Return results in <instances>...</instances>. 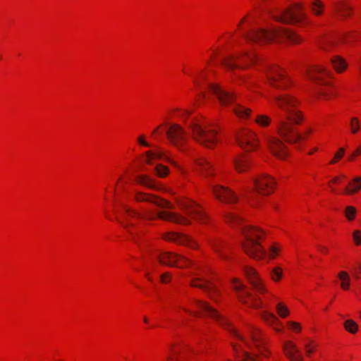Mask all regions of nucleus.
Returning <instances> with one entry per match:
<instances>
[{
    "label": "nucleus",
    "instance_id": "obj_2",
    "mask_svg": "<svg viewBox=\"0 0 361 361\" xmlns=\"http://www.w3.org/2000/svg\"><path fill=\"white\" fill-rule=\"evenodd\" d=\"M243 37L249 42L259 44L274 41L288 40L291 43H298L300 41V37L294 32L282 27L251 29L248 32L244 33Z\"/></svg>",
    "mask_w": 361,
    "mask_h": 361
},
{
    "label": "nucleus",
    "instance_id": "obj_27",
    "mask_svg": "<svg viewBox=\"0 0 361 361\" xmlns=\"http://www.w3.org/2000/svg\"><path fill=\"white\" fill-rule=\"evenodd\" d=\"M250 159L247 156L243 155L234 160V165L235 169L238 172H243L248 169L250 165Z\"/></svg>",
    "mask_w": 361,
    "mask_h": 361
},
{
    "label": "nucleus",
    "instance_id": "obj_56",
    "mask_svg": "<svg viewBox=\"0 0 361 361\" xmlns=\"http://www.w3.org/2000/svg\"><path fill=\"white\" fill-rule=\"evenodd\" d=\"M305 348H306V353L307 354L309 355L311 353L313 352V350L310 348V345L309 344H306L305 345Z\"/></svg>",
    "mask_w": 361,
    "mask_h": 361
},
{
    "label": "nucleus",
    "instance_id": "obj_3",
    "mask_svg": "<svg viewBox=\"0 0 361 361\" xmlns=\"http://www.w3.org/2000/svg\"><path fill=\"white\" fill-rule=\"evenodd\" d=\"M195 303L197 308L200 310V312L189 311L186 309L184 310L189 314L197 316V317H209L216 320L219 324L226 328L228 331L232 333L237 338L244 343L245 345L249 346L248 341L242 336H240L235 329L232 326L231 324L225 318H224L215 309L211 307L207 302L195 300Z\"/></svg>",
    "mask_w": 361,
    "mask_h": 361
},
{
    "label": "nucleus",
    "instance_id": "obj_30",
    "mask_svg": "<svg viewBox=\"0 0 361 361\" xmlns=\"http://www.w3.org/2000/svg\"><path fill=\"white\" fill-rule=\"evenodd\" d=\"M211 245L223 259H227L228 257L223 253V249L226 247V243L221 239H213Z\"/></svg>",
    "mask_w": 361,
    "mask_h": 361
},
{
    "label": "nucleus",
    "instance_id": "obj_21",
    "mask_svg": "<svg viewBox=\"0 0 361 361\" xmlns=\"http://www.w3.org/2000/svg\"><path fill=\"white\" fill-rule=\"evenodd\" d=\"M165 239L169 241H173L176 243L180 244V245H185L187 246H189L192 248H196L197 245L195 242L192 240V239L185 235L178 233H168Z\"/></svg>",
    "mask_w": 361,
    "mask_h": 361
},
{
    "label": "nucleus",
    "instance_id": "obj_58",
    "mask_svg": "<svg viewBox=\"0 0 361 361\" xmlns=\"http://www.w3.org/2000/svg\"><path fill=\"white\" fill-rule=\"evenodd\" d=\"M260 353L264 356V357H267V354L266 353V352L264 350H260Z\"/></svg>",
    "mask_w": 361,
    "mask_h": 361
},
{
    "label": "nucleus",
    "instance_id": "obj_28",
    "mask_svg": "<svg viewBox=\"0 0 361 361\" xmlns=\"http://www.w3.org/2000/svg\"><path fill=\"white\" fill-rule=\"evenodd\" d=\"M248 334L252 341V343L259 347L262 341V332L257 328L252 326H249Z\"/></svg>",
    "mask_w": 361,
    "mask_h": 361
},
{
    "label": "nucleus",
    "instance_id": "obj_38",
    "mask_svg": "<svg viewBox=\"0 0 361 361\" xmlns=\"http://www.w3.org/2000/svg\"><path fill=\"white\" fill-rule=\"evenodd\" d=\"M225 219L228 224H230L233 226L241 224L242 221L240 217H239L237 214L232 212L226 213L225 214Z\"/></svg>",
    "mask_w": 361,
    "mask_h": 361
},
{
    "label": "nucleus",
    "instance_id": "obj_23",
    "mask_svg": "<svg viewBox=\"0 0 361 361\" xmlns=\"http://www.w3.org/2000/svg\"><path fill=\"white\" fill-rule=\"evenodd\" d=\"M245 273L255 289H256L258 292L261 293H265L267 291L262 282L258 278L255 271L252 268H245Z\"/></svg>",
    "mask_w": 361,
    "mask_h": 361
},
{
    "label": "nucleus",
    "instance_id": "obj_59",
    "mask_svg": "<svg viewBox=\"0 0 361 361\" xmlns=\"http://www.w3.org/2000/svg\"><path fill=\"white\" fill-rule=\"evenodd\" d=\"M336 160H338L337 159H335V157L330 161V164H335L336 162Z\"/></svg>",
    "mask_w": 361,
    "mask_h": 361
},
{
    "label": "nucleus",
    "instance_id": "obj_35",
    "mask_svg": "<svg viewBox=\"0 0 361 361\" xmlns=\"http://www.w3.org/2000/svg\"><path fill=\"white\" fill-rule=\"evenodd\" d=\"M145 155L147 157L145 161L148 164H152L153 159H161L165 158L164 153L159 150L147 151Z\"/></svg>",
    "mask_w": 361,
    "mask_h": 361
},
{
    "label": "nucleus",
    "instance_id": "obj_26",
    "mask_svg": "<svg viewBox=\"0 0 361 361\" xmlns=\"http://www.w3.org/2000/svg\"><path fill=\"white\" fill-rule=\"evenodd\" d=\"M196 164L197 167V169L205 176H212L213 174L211 164L204 158H200L197 159L196 161Z\"/></svg>",
    "mask_w": 361,
    "mask_h": 361
},
{
    "label": "nucleus",
    "instance_id": "obj_57",
    "mask_svg": "<svg viewBox=\"0 0 361 361\" xmlns=\"http://www.w3.org/2000/svg\"><path fill=\"white\" fill-rule=\"evenodd\" d=\"M340 178H341L340 177H335V178L331 180V182H332V183H338V180H340Z\"/></svg>",
    "mask_w": 361,
    "mask_h": 361
},
{
    "label": "nucleus",
    "instance_id": "obj_42",
    "mask_svg": "<svg viewBox=\"0 0 361 361\" xmlns=\"http://www.w3.org/2000/svg\"><path fill=\"white\" fill-rule=\"evenodd\" d=\"M255 122L259 126L265 127L268 126L271 122L270 117L267 115H258L255 118Z\"/></svg>",
    "mask_w": 361,
    "mask_h": 361
},
{
    "label": "nucleus",
    "instance_id": "obj_33",
    "mask_svg": "<svg viewBox=\"0 0 361 361\" xmlns=\"http://www.w3.org/2000/svg\"><path fill=\"white\" fill-rule=\"evenodd\" d=\"M360 188L361 177H358L348 184V186L345 188L344 192L347 195H352L359 191Z\"/></svg>",
    "mask_w": 361,
    "mask_h": 361
},
{
    "label": "nucleus",
    "instance_id": "obj_29",
    "mask_svg": "<svg viewBox=\"0 0 361 361\" xmlns=\"http://www.w3.org/2000/svg\"><path fill=\"white\" fill-rule=\"evenodd\" d=\"M121 207L122 208V214H123V220L120 221L119 219H117L118 221L123 226V228L126 230V231L130 233L132 235V238H134V235H133V232L131 231V226L132 224L129 223V219L130 218H135V216H130L127 214V213L125 211V207H127L125 204H121Z\"/></svg>",
    "mask_w": 361,
    "mask_h": 361
},
{
    "label": "nucleus",
    "instance_id": "obj_52",
    "mask_svg": "<svg viewBox=\"0 0 361 361\" xmlns=\"http://www.w3.org/2000/svg\"><path fill=\"white\" fill-rule=\"evenodd\" d=\"M171 279L169 274L168 272L164 273L161 276V281L162 283H168Z\"/></svg>",
    "mask_w": 361,
    "mask_h": 361
},
{
    "label": "nucleus",
    "instance_id": "obj_53",
    "mask_svg": "<svg viewBox=\"0 0 361 361\" xmlns=\"http://www.w3.org/2000/svg\"><path fill=\"white\" fill-rule=\"evenodd\" d=\"M345 153V149L341 147L335 154V159H340L343 157Z\"/></svg>",
    "mask_w": 361,
    "mask_h": 361
},
{
    "label": "nucleus",
    "instance_id": "obj_6",
    "mask_svg": "<svg viewBox=\"0 0 361 361\" xmlns=\"http://www.w3.org/2000/svg\"><path fill=\"white\" fill-rule=\"evenodd\" d=\"M272 17L276 21L287 24L302 22L306 19L305 5L303 3H295L286 9L277 11Z\"/></svg>",
    "mask_w": 361,
    "mask_h": 361
},
{
    "label": "nucleus",
    "instance_id": "obj_51",
    "mask_svg": "<svg viewBox=\"0 0 361 361\" xmlns=\"http://www.w3.org/2000/svg\"><path fill=\"white\" fill-rule=\"evenodd\" d=\"M279 252V248L277 247L276 246L274 245V246H271V248H270V255L271 256V257H274L275 255H276Z\"/></svg>",
    "mask_w": 361,
    "mask_h": 361
},
{
    "label": "nucleus",
    "instance_id": "obj_61",
    "mask_svg": "<svg viewBox=\"0 0 361 361\" xmlns=\"http://www.w3.org/2000/svg\"><path fill=\"white\" fill-rule=\"evenodd\" d=\"M321 250L323 251V252H326L327 250V249L324 247H321Z\"/></svg>",
    "mask_w": 361,
    "mask_h": 361
},
{
    "label": "nucleus",
    "instance_id": "obj_4",
    "mask_svg": "<svg viewBox=\"0 0 361 361\" xmlns=\"http://www.w3.org/2000/svg\"><path fill=\"white\" fill-rule=\"evenodd\" d=\"M209 89L217 97L221 105L233 104V111L238 116L245 118L250 114V110L249 109L236 102V98L233 93L222 89L216 84H210Z\"/></svg>",
    "mask_w": 361,
    "mask_h": 361
},
{
    "label": "nucleus",
    "instance_id": "obj_16",
    "mask_svg": "<svg viewBox=\"0 0 361 361\" xmlns=\"http://www.w3.org/2000/svg\"><path fill=\"white\" fill-rule=\"evenodd\" d=\"M135 200L137 202H145L152 203L157 207H159L163 209H173V205L171 204L169 201L161 199L154 195L142 192H136L135 194Z\"/></svg>",
    "mask_w": 361,
    "mask_h": 361
},
{
    "label": "nucleus",
    "instance_id": "obj_11",
    "mask_svg": "<svg viewBox=\"0 0 361 361\" xmlns=\"http://www.w3.org/2000/svg\"><path fill=\"white\" fill-rule=\"evenodd\" d=\"M256 59L255 54L243 53L240 56H228L224 59V65L229 69L243 68L254 62Z\"/></svg>",
    "mask_w": 361,
    "mask_h": 361
},
{
    "label": "nucleus",
    "instance_id": "obj_45",
    "mask_svg": "<svg viewBox=\"0 0 361 361\" xmlns=\"http://www.w3.org/2000/svg\"><path fill=\"white\" fill-rule=\"evenodd\" d=\"M350 126L351 133L353 134L357 133L360 129V123L358 119L355 117L352 118L350 120Z\"/></svg>",
    "mask_w": 361,
    "mask_h": 361
},
{
    "label": "nucleus",
    "instance_id": "obj_24",
    "mask_svg": "<svg viewBox=\"0 0 361 361\" xmlns=\"http://www.w3.org/2000/svg\"><path fill=\"white\" fill-rule=\"evenodd\" d=\"M308 78L318 84H324L327 72L322 67H312L306 70Z\"/></svg>",
    "mask_w": 361,
    "mask_h": 361
},
{
    "label": "nucleus",
    "instance_id": "obj_60",
    "mask_svg": "<svg viewBox=\"0 0 361 361\" xmlns=\"http://www.w3.org/2000/svg\"><path fill=\"white\" fill-rule=\"evenodd\" d=\"M311 132H312V129H310H310H307V130H306V132H305V134H309V133H310Z\"/></svg>",
    "mask_w": 361,
    "mask_h": 361
},
{
    "label": "nucleus",
    "instance_id": "obj_36",
    "mask_svg": "<svg viewBox=\"0 0 361 361\" xmlns=\"http://www.w3.org/2000/svg\"><path fill=\"white\" fill-rule=\"evenodd\" d=\"M170 351L171 354L166 356V361H187L188 360V357L181 356L180 350H177L171 348Z\"/></svg>",
    "mask_w": 361,
    "mask_h": 361
},
{
    "label": "nucleus",
    "instance_id": "obj_50",
    "mask_svg": "<svg viewBox=\"0 0 361 361\" xmlns=\"http://www.w3.org/2000/svg\"><path fill=\"white\" fill-rule=\"evenodd\" d=\"M361 154V147H357L349 157V160L352 161L356 156Z\"/></svg>",
    "mask_w": 361,
    "mask_h": 361
},
{
    "label": "nucleus",
    "instance_id": "obj_5",
    "mask_svg": "<svg viewBox=\"0 0 361 361\" xmlns=\"http://www.w3.org/2000/svg\"><path fill=\"white\" fill-rule=\"evenodd\" d=\"M241 230L246 238V242L243 245L245 252L255 259L262 257L266 252L262 250L257 240L260 238L263 231L257 228L249 226H242Z\"/></svg>",
    "mask_w": 361,
    "mask_h": 361
},
{
    "label": "nucleus",
    "instance_id": "obj_44",
    "mask_svg": "<svg viewBox=\"0 0 361 361\" xmlns=\"http://www.w3.org/2000/svg\"><path fill=\"white\" fill-rule=\"evenodd\" d=\"M276 311L278 314L282 318L287 317L289 313L287 307L282 302H279L277 304Z\"/></svg>",
    "mask_w": 361,
    "mask_h": 361
},
{
    "label": "nucleus",
    "instance_id": "obj_14",
    "mask_svg": "<svg viewBox=\"0 0 361 361\" xmlns=\"http://www.w3.org/2000/svg\"><path fill=\"white\" fill-rule=\"evenodd\" d=\"M267 78L269 84L279 89H282L288 85V79L283 72L277 66L270 68L267 71Z\"/></svg>",
    "mask_w": 361,
    "mask_h": 361
},
{
    "label": "nucleus",
    "instance_id": "obj_22",
    "mask_svg": "<svg viewBox=\"0 0 361 361\" xmlns=\"http://www.w3.org/2000/svg\"><path fill=\"white\" fill-rule=\"evenodd\" d=\"M283 351L290 361H303L298 347L291 341H286L283 344Z\"/></svg>",
    "mask_w": 361,
    "mask_h": 361
},
{
    "label": "nucleus",
    "instance_id": "obj_43",
    "mask_svg": "<svg viewBox=\"0 0 361 361\" xmlns=\"http://www.w3.org/2000/svg\"><path fill=\"white\" fill-rule=\"evenodd\" d=\"M357 210L353 206H348L345 209V216L348 221H353L356 215Z\"/></svg>",
    "mask_w": 361,
    "mask_h": 361
},
{
    "label": "nucleus",
    "instance_id": "obj_18",
    "mask_svg": "<svg viewBox=\"0 0 361 361\" xmlns=\"http://www.w3.org/2000/svg\"><path fill=\"white\" fill-rule=\"evenodd\" d=\"M212 190L214 195L220 201L233 204L238 201V197L233 191L222 185H213Z\"/></svg>",
    "mask_w": 361,
    "mask_h": 361
},
{
    "label": "nucleus",
    "instance_id": "obj_62",
    "mask_svg": "<svg viewBox=\"0 0 361 361\" xmlns=\"http://www.w3.org/2000/svg\"><path fill=\"white\" fill-rule=\"evenodd\" d=\"M146 277L149 280V281H152L151 278L149 277V273H147L146 274Z\"/></svg>",
    "mask_w": 361,
    "mask_h": 361
},
{
    "label": "nucleus",
    "instance_id": "obj_39",
    "mask_svg": "<svg viewBox=\"0 0 361 361\" xmlns=\"http://www.w3.org/2000/svg\"><path fill=\"white\" fill-rule=\"evenodd\" d=\"M312 12L315 15H321L324 9V4L320 0H312L310 5Z\"/></svg>",
    "mask_w": 361,
    "mask_h": 361
},
{
    "label": "nucleus",
    "instance_id": "obj_37",
    "mask_svg": "<svg viewBox=\"0 0 361 361\" xmlns=\"http://www.w3.org/2000/svg\"><path fill=\"white\" fill-rule=\"evenodd\" d=\"M338 276L341 281V287L343 290H348L350 287V281L349 274L346 271H342L338 273Z\"/></svg>",
    "mask_w": 361,
    "mask_h": 361
},
{
    "label": "nucleus",
    "instance_id": "obj_7",
    "mask_svg": "<svg viewBox=\"0 0 361 361\" xmlns=\"http://www.w3.org/2000/svg\"><path fill=\"white\" fill-rule=\"evenodd\" d=\"M193 139L202 145L208 148H212L219 139L216 131L209 126H202L200 124L192 122L190 125Z\"/></svg>",
    "mask_w": 361,
    "mask_h": 361
},
{
    "label": "nucleus",
    "instance_id": "obj_17",
    "mask_svg": "<svg viewBox=\"0 0 361 361\" xmlns=\"http://www.w3.org/2000/svg\"><path fill=\"white\" fill-rule=\"evenodd\" d=\"M236 140L238 145L246 150H253L257 146L255 134L247 129L240 131Z\"/></svg>",
    "mask_w": 361,
    "mask_h": 361
},
{
    "label": "nucleus",
    "instance_id": "obj_48",
    "mask_svg": "<svg viewBox=\"0 0 361 361\" xmlns=\"http://www.w3.org/2000/svg\"><path fill=\"white\" fill-rule=\"evenodd\" d=\"M353 238L357 245H361V232L359 230H356L353 232Z\"/></svg>",
    "mask_w": 361,
    "mask_h": 361
},
{
    "label": "nucleus",
    "instance_id": "obj_47",
    "mask_svg": "<svg viewBox=\"0 0 361 361\" xmlns=\"http://www.w3.org/2000/svg\"><path fill=\"white\" fill-rule=\"evenodd\" d=\"M271 278L274 281H279L282 276V269L280 267H276L271 272Z\"/></svg>",
    "mask_w": 361,
    "mask_h": 361
},
{
    "label": "nucleus",
    "instance_id": "obj_64",
    "mask_svg": "<svg viewBox=\"0 0 361 361\" xmlns=\"http://www.w3.org/2000/svg\"><path fill=\"white\" fill-rule=\"evenodd\" d=\"M354 275L355 278H358V274L357 273V271H355Z\"/></svg>",
    "mask_w": 361,
    "mask_h": 361
},
{
    "label": "nucleus",
    "instance_id": "obj_49",
    "mask_svg": "<svg viewBox=\"0 0 361 361\" xmlns=\"http://www.w3.org/2000/svg\"><path fill=\"white\" fill-rule=\"evenodd\" d=\"M288 324L289 327L293 331H300L301 329L300 324L297 322H288Z\"/></svg>",
    "mask_w": 361,
    "mask_h": 361
},
{
    "label": "nucleus",
    "instance_id": "obj_12",
    "mask_svg": "<svg viewBox=\"0 0 361 361\" xmlns=\"http://www.w3.org/2000/svg\"><path fill=\"white\" fill-rule=\"evenodd\" d=\"M155 257L161 264L169 267H183V265H178V262H183L185 264H190L189 259L184 256L171 252L162 251L157 253Z\"/></svg>",
    "mask_w": 361,
    "mask_h": 361
},
{
    "label": "nucleus",
    "instance_id": "obj_9",
    "mask_svg": "<svg viewBox=\"0 0 361 361\" xmlns=\"http://www.w3.org/2000/svg\"><path fill=\"white\" fill-rule=\"evenodd\" d=\"M169 142L180 151L185 150V143L187 140L185 130L178 124L170 125L166 130Z\"/></svg>",
    "mask_w": 361,
    "mask_h": 361
},
{
    "label": "nucleus",
    "instance_id": "obj_8",
    "mask_svg": "<svg viewBox=\"0 0 361 361\" xmlns=\"http://www.w3.org/2000/svg\"><path fill=\"white\" fill-rule=\"evenodd\" d=\"M125 211L127 213L128 216H135L138 219H143L145 220H154L156 218H159L160 219L180 224H189V221L184 217L181 216L180 215L170 212H157V215L152 214L151 212H147L146 214H141L135 210L130 208L129 207H125Z\"/></svg>",
    "mask_w": 361,
    "mask_h": 361
},
{
    "label": "nucleus",
    "instance_id": "obj_10",
    "mask_svg": "<svg viewBox=\"0 0 361 361\" xmlns=\"http://www.w3.org/2000/svg\"><path fill=\"white\" fill-rule=\"evenodd\" d=\"M234 290L236 291L238 299L244 304H250V306L256 309L262 307V304L258 301L247 288L238 279H233L232 281Z\"/></svg>",
    "mask_w": 361,
    "mask_h": 361
},
{
    "label": "nucleus",
    "instance_id": "obj_54",
    "mask_svg": "<svg viewBox=\"0 0 361 361\" xmlns=\"http://www.w3.org/2000/svg\"><path fill=\"white\" fill-rule=\"evenodd\" d=\"M334 43H335L334 41L328 39L325 42V44L322 45V48L324 49H328L327 47L333 46L334 44Z\"/></svg>",
    "mask_w": 361,
    "mask_h": 361
},
{
    "label": "nucleus",
    "instance_id": "obj_40",
    "mask_svg": "<svg viewBox=\"0 0 361 361\" xmlns=\"http://www.w3.org/2000/svg\"><path fill=\"white\" fill-rule=\"evenodd\" d=\"M154 171L158 177L163 178L169 174V169L162 164H157L154 168Z\"/></svg>",
    "mask_w": 361,
    "mask_h": 361
},
{
    "label": "nucleus",
    "instance_id": "obj_55",
    "mask_svg": "<svg viewBox=\"0 0 361 361\" xmlns=\"http://www.w3.org/2000/svg\"><path fill=\"white\" fill-rule=\"evenodd\" d=\"M138 142L140 144H141L143 146H145V147H149V145L148 142H147L145 140H144V137L143 136H140L138 137V140H137Z\"/></svg>",
    "mask_w": 361,
    "mask_h": 361
},
{
    "label": "nucleus",
    "instance_id": "obj_15",
    "mask_svg": "<svg viewBox=\"0 0 361 361\" xmlns=\"http://www.w3.org/2000/svg\"><path fill=\"white\" fill-rule=\"evenodd\" d=\"M255 191L259 194L267 195L273 192L275 182L271 177L264 175L254 179Z\"/></svg>",
    "mask_w": 361,
    "mask_h": 361
},
{
    "label": "nucleus",
    "instance_id": "obj_34",
    "mask_svg": "<svg viewBox=\"0 0 361 361\" xmlns=\"http://www.w3.org/2000/svg\"><path fill=\"white\" fill-rule=\"evenodd\" d=\"M262 318L265 322L273 326L281 324L279 319L274 314L267 311H264L262 313Z\"/></svg>",
    "mask_w": 361,
    "mask_h": 361
},
{
    "label": "nucleus",
    "instance_id": "obj_1",
    "mask_svg": "<svg viewBox=\"0 0 361 361\" xmlns=\"http://www.w3.org/2000/svg\"><path fill=\"white\" fill-rule=\"evenodd\" d=\"M275 104L285 112L284 118L277 121V130L284 140L295 144L302 139V135L293 126L292 123L299 125L302 121L301 112L298 110L299 102L287 94H274Z\"/></svg>",
    "mask_w": 361,
    "mask_h": 361
},
{
    "label": "nucleus",
    "instance_id": "obj_32",
    "mask_svg": "<svg viewBox=\"0 0 361 361\" xmlns=\"http://www.w3.org/2000/svg\"><path fill=\"white\" fill-rule=\"evenodd\" d=\"M334 68L337 72H342L347 68V63L345 60L339 56H334L331 59Z\"/></svg>",
    "mask_w": 361,
    "mask_h": 361
},
{
    "label": "nucleus",
    "instance_id": "obj_19",
    "mask_svg": "<svg viewBox=\"0 0 361 361\" xmlns=\"http://www.w3.org/2000/svg\"><path fill=\"white\" fill-rule=\"evenodd\" d=\"M191 286L202 289L211 298L216 301L214 298L213 294H217L219 290L209 279L200 276L192 281Z\"/></svg>",
    "mask_w": 361,
    "mask_h": 361
},
{
    "label": "nucleus",
    "instance_id": "obj_25",
    "mask_svg": "<svg viewBox=\"0 0 361 361\" xmlns=\"http://www.w3.org/2000/svg\"><path fill=\"white\" fill-rule=\"evenodd\" d=\"M136 181L139 184H140L146 188H151V189H158L159 188L155 180L145 174H142V175L137 176L136 178Z\"/></svg>",
    "mask_w": 361,
    "mask_h": 361
},
{
    "label": "nucleus",
    "instance_id": "obj_63",
    "mask_svg": "<svg viewBox=\"0 0 361 361\" xmlns=\"http://www.w3.org/2000/svg\"><path fill=\"white\" fill-rule=\"evenodd\" d=\"M317 148H314L313 150H312V152H310L309 154H312L314 152L317 151Z\"/></svg>",
    "mask_w": 361,
    "mask_h": 361
},
{
    "label": "nucleus",
    "instance_id": "obj_13",
    "mask_svg": "<svg viewBox=\"0 0 361 361\" xmlns=\"http://www.w3.org/2000/svg\"><path fill=\"white\" fill-rule=\"evenodd\" d=\"M180 205L188 216L201 222L206 221L207 215L203 212L201 207L196 202L188 200L180 202Z\"/></svg>",
    "mask_w": 361,
    "mask_h": 361
},
{
    "label": "nucleus",
    "instance_id": "obj_46",
    "mask_svg": "<svg viewBox=\"0 0 361 361\" xmlns=\"http://www.w3.org/2000/svg\"><path fill=\"white\" fill-rule=\"evenodd\" d=\"M241 357L242 361H256L257 355H251L245 350H242L241 355H238Z\"/></svg>",
    "mask_w": 361,
    "mask_h": 361
},
{
    "label": "nucleus",
    "instance_id": "obj_20",
    "mask_svg": "<svg viewBox=\"0 0 361 361\" xmlns=\"http://www.w3.org/2000/svg\"><path fill=\"white\" fill-rule=\"evenodd\" d=\"M269 147L271 152L279 159H285L288 156L286 147L278 138L269 137L267 138Z\"/></svg>",
    "mask_w": 361,
    "mask_h": 361
},
{
    "label": "nucleus",
    "instance_id": "obj_41",
    "mask_svg": "<svg viewBox=\"0 0 361 361\" xmlns=\"http://www.w3.org/2000/svg\"><path fill=\"white\" fill-rule=\"evenodd\" d=\"M345 329L351 334H355L357 332L358 326L357 324L352 319H348L344 323Z\"/></svg>",
    "mask_w": 361,
    "mask_h": 361
},
{
    "label": "nucleus",
    "instance_id": "obj_31",
    "mask_svg": "<svg viewBox=\"0 0 361 361\" xmlns=\"http://www.w3.org/2000/svg\"><path fill=\"white\" fill-rule=\"evenodd\" d=\"M334 9L341 16L345 18L350 14V7L345 1H340L334 5Z\"/></svg>",
    "mask_w": 361,
    "mask_h": 361
}]
</instances>
